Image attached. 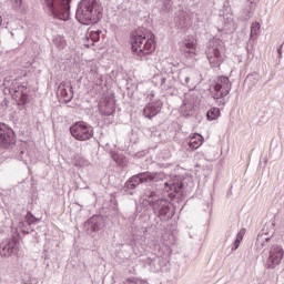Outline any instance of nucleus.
Masks as SVG:
<instances>
[{
	"instance_id": "412c9836",
	"label": "nucleus",
	"mask_w": 284,
	"mask_h": 284,
	"mask_svg": "<svg viewBox=\"0 0 284 284\" xmlns=\"http://www.w3.org/2000/svg\"><path fill=\"white\" fill-rule=\"evenodd\" d=\"M175 26L183 30V28H187V14L185 12H181L178 17L174 19Z\"/></svg>"
},
{
	"instance_id": "20e7f679",
	"label": "nucleus",
	"mask_w": 284,
	"mask_h": 284,
	"mask_svg": "<svg viewBox=\"0 0 284 284\" xmlns=\"http://www.w3.org/2000/svg\"><path fill=\"white\" fill-rule=\"evenodd\" d=\"M71 1L72 0H41V3L53 19L68 21V19H70Z\"/></svg>"
},
{
	"instance_id": "2eb2a0df",
	"label": "nucleus",
	"mask_w": 284,
	"mask_h": 284,
	"mask_svg": "<svg viewBox=\"0 0 284 284\" xmlns=\"http://www.w3.org/2000/svg\"><path fill=\"white\" fill-rule=\"evenodd\" d=\"M12 254H17V242L10 240L0 246V255L4 258H10Z\"/></svg>"
},
{
	"instance_id": "4be33fe9",
	"label": "nucleus",
	"mask_w": 284,
	"mask_h": 284,
	"mask_svg": "<svg viewBox=\"0 0 284 284\" xmlns=\"http://www.w3.org/2000/svg\"><path fill=\"white\" fill-rule=\"evenodd\" d=\"M219 116H221V109H219V108H211L206 112L207 121H216V119H219Z\"/></svg>"
},
{
	"instance_id": "7ed1b4c3",
	"label": "nucleus",
	"mask_w": 284,
	"mask_h": 284,
	"mask_svg": "<svg viewBox=\"0 0 284 284\" xmlns=\"http://www.w3.org/2000/svg\"><path fill=\"white\" fill-rule=\"evenodd\" d=\"M131 45L133 52H138V54H152L155 48L154 34L152 32L138 30L132 34Z\"/></svg>"
},
{
	"instance_id": "423d86ee",
	"label": "nucleus",
	"mask_w": 284,
	"mask_h": 284,
	"mask_svg": "<svg viewBox=\"0 0 284 284\" xmlns=\"http://www.w3.org/2000/svg\"><path fill=\"white\" fill-rule=\"evenodd\" d=\"M168 179L165 176V173L159 172V173H152V172H142L133 175L129 180H131L135 185H141V183H152L149 187H156L159 183H162Z\"/></svg>"
},
{
	"instance_id": "9b49d317",
	"label": "nucleus",
	"mask_w": 284,
	"mask_h": 284,
	"mask_svg": "<svg viewBox=\"0 0 284 284\" xmlns=\"http://www.w3.org/2000/svg\"><path fill=\"white\" fill-rule=\"evenodd\" d=\"M283 246L273 245L270 250V255L265 261V267H267V270H274V267L283 261Z\"/></svg>"
},
{
	"instance_id": "f3484780",
	"label": "nucleus",
	"mask_w": 284,
	"mask_h": 284,
	"mask_svg": "<svg viewBox=\"0 0 284 284\" xmlns=\"http://www.w3.org/2000/svg\"><path fill=\"white\" fill-rule=\"evenodd\" d=\"M180 83H182V85H187V88L192 87V70H182L179 73L178 77Z\"/></svg>"
},
{
	"instance_id": "cd10ccee",
	"label": "nucleus",
	"mask_w": 284,
	"mask_h": 284,
	"mask_svg": "<svg viewBox=\"0 0 284 284\" xmlns=\"http://www.w3.org/2000/svg\"><path fill=\"white\" fill-rule=\"evenodd\" d=\"M154 81H155L156 85H160V88H162V90H165L168 88V87H165V81H168V79H165V77L156 75V77H154Z\"/></svg>"
},
{
	"instance_id": "4468645a",
	"label": "nucleus",
	"mask_w": 284,
	"mask_h": 284,
	"mask_svg": "<svg viewBox=\"0 0 284 284\" xmlns=\"http://www.w3.org/2000/svg\"><path fill=\"white\" fill-rule=\"evenodd\" d=\"M87 224L89 232H100V230L105 227V220L101 215H93L90 220H88Z\"/></svg>"
},
{
	"instance_id": "ea45409f",
	"label": "nucleus",
	"mask_w": 284,
	"mask_h": 284,
	"mask_svg": "<svg viewBox=\"0 0 284 284\" xmlns=\"http://www.w3.org/2000/svg\"><path fill=\"white\" fill-rule=\"evenodd\" d=\"M277 52L281 54V49H278Z\"/></svg>"
},
{
	"instance_id": "c756f323",
	"label": "nucleus",
	"mask_w": 284,
	"mask_h": 284,
	"mask_svg": "<svg viewBox=\"0 0 284 284\" xmlns=\"http://www.w3.org/2000/svg\"><path fill=\"white\" fill-rule=\"evenodd\" d=\"M258 30H261V24L255 22L251 27V37H254V34H258Z\"/></svg>"
},
{
	"instance_id": "f704fd0d",
	"label": "nucleus",
	"mask_w": 284,
	"mask_h": 284,
	"mask_svg": "<svg viewBox=\"0 0 284 284\" xmlns=\"http://www.w3.org/2000/svg\"><path fill=\"white\" fill-rule=\"evenodd\" d=\"M114 111H112V112H109V111H106V112H104V116H112V113H113Z\"/></svg>"
},
{
	"instance_id": "7c9ffc66",
	"label": "nucleus",
	"mask_w": 284,
	"mask_h": 284,
	"mask_svg": "<svg viewBox=\"0 0 284 284\" xmlns=\"http://www.w3.org/2000/svg\"><path fill=\"white\" fill-rule=\"evenodd\" d=\"M89 37H90L91 41H93V42H97L101 39V37H99V33H93V31L90 32Z\"/></svg>"
},
{
	"instance_id": "473e14b6",
	"label": "nucleus",
	"mask_w": 284,
	"mask_h": 284,
	"mask_svg": "<svg viewBox=\"0 0 284 284\" xmlns=\"http://www.w3.org/2000/svg\"><path fill=\"white\" fill-rule=\"evenodd\" d=\"M253 14H254V9H250V10L246 9L245 19H251V17H252Z\"/></svg>"
},
{
	"instance_id": "c9c22d12",
	"label": "nucleus",
	"mask_w": 284,
	"mask_h": 284,
	"mask_svg": "<svg viewBox=\"0 0 284 284\" xmlns=\"http://www.w3.org/2000/svg\"><path fill=\"white\" fill-rule=\"evenodd\" d=\"M94 34H98V37H101V30L92 31Z\"/></svg>"
},
{
	"instance_id": "39448f33",
	"label": "nucleus",
	"mask_w": 284,
	"mask_h": 284,
	"mask_svg": "<svg viewBox=\"0 0 284 284\" xmlns=\"http://www.w3.org/2000/svg\"><path fill=\"white\" fill-rule=\"evenodd\" d=\"M223 42L220 40H215L213 42H210L205 54L207 57L209 63L211 68L216 69L221 68V64L223 63Z\"/></svg>"
},
{
	"instance_id": "f8f14e48",
	"label": "nucleus",
	"mask_w": 284,
	"mask_h": 284,
	"mask_svg": "<svg viewBox=\"0 0 284 284\" xmlns=\"http://www.w3.org/2000/svg\"><path fill=\"white\" fill-rule=\"evenodd\" d=\"M214 90L215 92H221V97H227L232 90V82H230V78L220 77L217 83L214 85Z\"/></svg>"
},
{
	"instance_id": "a211bd4d",
	"label": "nucleus",
	"mask_w": 284,
	"mask_h": 284,
	"mask_svg": "<svg viewBox=\"0 0 284 284\" xmlns=\"http://www.w3.org/2000/svg\"><path fill=\"white\" fill-rule=\"evenodd\" d=\"M70 88V92H68V89H65V84L61 83L59 85V92L60 95L62 97L64 103H70V101H72V99L74 98V92L72 91V85H69Z\"/></svg>"
},
{
	"instance_id": "72a5a7b5",
	"label": "nucleus",
	"mask_w": 284,
	"mask_h": 284,
	"mask_svg": "<svg viewBox=\"0 0 284 284\" xmlns=\"http://www.w3.org/2000/svg\"><path fill=\"white\" fill-rule=\"evenodd\" d=\"M213 99H215L216 101H219V99H223V95H221V91H215V93L213 94Z\"/></svg>"
},
{
	"instance_id": "0eeeda50",
	"label": "nucleus",
	"mask_w": 284,
	"mask_h": 284,
	"mask_svg": "<svg viewBox=\"0 0 284 284\" xmlns=\"http://www.w3.org/2000/svg\"><path fill=\"white\" fill-rule=\"evenodd\" d=\"M71 136L77 141H90L94 136V128L88 122L79 121L70 126Z\"/></svg>"
},
{
	"instance_id": "6e6552de",
	"label": "nucleus",
	"mask_w": 284,
	"mask_h": 284,
	"mask_svg": "<svg viewBox=\"0 0 284 284\" xmlns=\"http://www.w3.org/2000/svg\"><path fill=\"white\" fill-rule=\"evenodd\" d=\"M4 94H11L12 99H16L20 105L28 103V88L26 85L13 82L10 87L4 88Z\"/></svg>"
},
{
	"instance_id": "ddd939ff",
	"label": "nucleus",
	"mask_w": 284,
	"mask_h": 284,
	"mask_svg": "<svg viewBox=\"0 0 284 284\" xmlns=\"http://www.w3.org/2000/svg\"><path fill=\"white\" fill-rule=\"evenodd\" d=\"M162 108H163L162 101L151 102L144 106L143 116H145V119H154V116H156V114L161 112Z\"/></svg>"
},
{
	"instance_id": "dca6fc26",
	"label": "nucleus",
	"mask_w": 284,
	"mask_h": 284,
	"mask_svg": "<svg viewBox=\"0 0 284 284\" xmlns=\"http://www.w3.org/2000/svg\"><path fill=\"white\" fill-rule=\"evenodd\" d=\"M39 219L33 216L32 212H28L24 217V221L19 223V227H22V234H30V231L27 227H30V225H34V223H37Z\"/></svg>"
},
{
	"instance_id": "f03ea898",
	"label": "nucleus",
	"mask_w": 284,
	"mask_h": 284,
	"mask_svg": "<svg viewBox=\"0 0 284 284\" xmlns=\"http://www.w3.org/2000/svg\"><path fill=\"white\" fill-rule=\"evenodd\" d=\"M75 18L82 26H91L101 21V2L99 0H81Z\"/></svg>"
},
{
	"instance_id": "1a4fd4ad",
	"label": "nucleus",
	"mask_w": 284,
	"mask_h": 284,
	"mask_svg": "<svg viewBox=\"0 0 284 284\" xmlns=\"http://www.w3.org/2000/svg\"><path fill=\"white\" fill-rule=\"evenodd\" d=\"M17 143L14 130L8 124L0 122V150H10Z\"/></svg>"
},
{
	"instance_id": "bb28decb",
	"label": "nucleus",
	"mask_w": 284,
	"mask_h": 284,
	"mask_svg": "<svg viewBox=\"0 0 284 284\" xmlns=\"http://www.w3.org/2000/svg\"><path fill=\"white\" fill-rule=\"evenodd\" d=\"M245 83H252V85H256L258 83V73L254 72L246 77Z\"/></svg>"
},
{
	"instance_id": "a878e982",
	"label": "nucleus",
	"mask_w": 284,
	"mask_h": 284,
	"mask_svg": "<svg viewBox=\"0 0 284 284\" xmlns=\"http://www.w3.org/2000/svg\"><path fill=\"white\" fill-rule=\"evenodd\" d=\"M139 187L135 185L131 180H128L124 184V192H128V194H134V191Z\"/></svg>"
},
{
	"instance_id": "393cba45",
	"label": "nucleus",
	"mask_w": 284,
	"mask_h": 284,
	"mask_svg": "<svg viewBox=\"0 0 284 284\" xmlns=\"http://www.w3.org/2000/svg\"><path fill=\"white\" fill-rule=\"evenodd\" d=\"M11 7L16 12H26V4L23 0H11Z\"/></svg>"
},
{
	"instance_id": "9d476101",
	"label": "nucleus",
	"mask_w": 284,
	"mask_h": 284,
	"mask_svg": "<svg viewBox=\"0 0 284 284\" xmlns=\"http://www.w3.org/2000/svg\"><path fill=\"white\" fill-rule=\"evenodd\" d=\"M141 262L144 267H148V270L154 273L161 272V270H163V265H165L163 257L156 255V253H149L142 256Z\"/></svg>"
},
{
	"instance_id": "c85d7f7f",
	"label": "nucleus",
	"mask_w": 284,
	"mask_h": 284,
	"mask_svg": "<svg viewBox=\"0 0 284 284\" xmlns=\"http://www.w3.org/2000/svg\"><path fill=\"white\" fill-rule=\"evenodd\" d=\"M203 141L201 140H196V138L191 139L190 143H189V148H191V150H199V148H201Z\"/></svg>"
},
{
	"instance_id": "2f4dec72",
	"label": "nucleus",
	"mask_w": 284,
	"mask_h": 284,
	"mask_svg": "<svg viewBox=\"0 0 284 284\" xmlns=\"http://www.w3.org/2000/svg\"><path fill=\"white\" fill-rule=\"evenodd\" d=\"M126 283L128 284H148L146 282H142V281L134 280V278H128Z\"/></svg>"
},
{
	"instance_id": "4c0bfd02",
	"label": "nucleus",
	"mask_w": 284,
	"mask_h": 284,
	"mask_svg": "<svg viewBox=\"0 0 284 284\" xmlns=\"http://www.w3.org/2000/svg\"><path fill=\"white\" fill-rule=\"evenodd\" d=\"M8 83H10V80H7V78L3 81V85H8Z\"/></svg>"
},
{
	"instance_id": "b1692460",
	"label": "nucleus",
	"mask_w": 284,
	"mask_h": 284,
	"mask_svg": "<svg viewBox=\"0 0 284 284\" xmlns=\"http://www.w3.org/2000/svg\"><path fill=\"white\" fill-rule=\"evenodd\" d=\"M243 236H245V229H241L240 232L236 235V239L232 246V252H235V250H239V246L241 245V241H243Z\"/></svg>"
},
{
	"instance_id": "5701e85b",
	"label": "nucleus",
	"mask_w": 284,
	"mask_h": 284,
	"mask_svg": "<svg viewBox=\"0 0 284 284\" xmlns=\"http://www.w3.org/2000/svg\"><path fill=\"white\" fill-rule=\"evenodd\" d=\"M159 8L163 14H168L172 10V0H161Z\"/></svg>"
},
{
	"instance_id": "e433bc0d",
	"label": "nucleus",
	"mask_w": 284,
	"mask_h": 284,
	"mask_svg": "<svg viewBox=\"0 0 284 284\" xmlns=\"http://www.w3.org/2000/svg\"><path fill=\"white\" fill-rule=\"evenodd\" d=\"M22 154H23V151H21V152H20V155H19V158H18V159H19V161H23V156H22Z\"/></svg>"
},
{
	"instance_id": "6ab92c4d",
	"label": "nucleus",
	"mask_w": 284,
	"mask_h": 284,
	"mask_svg": "<svg viewBox=\"0 0 284 284\" xmlns=\"http://www.w3.org/2000/svg\"><path fill=\"white\" fill-rule=\"evenodd\" d=\"M271 239L267 237V232L265 229L262 230V233L257 235L256 246L258 250H263V247L267 246V243H270Z\"/></svg>"
},
{
	"instance_id": "58836bf2",
	"label": "nucleus",
	"mask_w": 284,
	"mask_h": 284,
	"mask_svg": "<svg viewBox=\"0 0 284 284\" xmlns=\"http://www.w3.org/2000/svg\"><path fill=\"white\" fill-rule=\"evenodd\" d=\"M220 105H225V100H220Z\"/></svg>"
},
{
	"instance_id": "aec40b11",
	"label": "nucleus",
	"mask_w": 284,
	"mask_h": 284,
	"mask_svg": "<svg viewBox=\"0 0 284 284\" xmlns=\"http://www.w3.org/2000/svg\"><path fill=\"white\" fill-rule=\"evenodd\" d=\"M182 51L186 54H194L196 52V44L192 40L182 42Z\"/></svg>"
},
{
	"instance_id": "f257e3e1",
	"label": "nucleus",
	"mask_w": 284,
	"mask_h": 284,
	"mask_svg": "<svg viewBox=\"0 0 284 284\" xmlns=\"http://www.w3.org/2000/svg\"><path fill=\"white\" fill-rule=\"evenodd\" d=\"M162 190L181 194L183 191V180L179 176H175L171 181L164 180L162 183L155 184V189L152 186L146 187L142 195L143 201L149 203L156 216H160V219H171L172 215H170V210H172V205L165 197H161L160 192Z\"/></svg>"
}]
</instances>
